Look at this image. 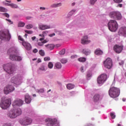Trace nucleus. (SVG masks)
<instances>
[{
	"mask_svg": "<svg viewBox=\"0 0 126 126\" xmlns=\"http://www.w3.org/2000/svg\"><path fill=\"white\" fill-rule=\"evenodd\" d=\"M10 6L12 8H18V6L16 4L11 3Z\"/></svg>",
	"mask_w": 126,
	"mask_h": 126,
	"instance_id": "nucleus-35",
	"label": "nucleus"
},
{
	"mask_svg": "<svg viewBox=\"0 0 126 126\" xmlns=\"http://www.w3.org/2000/svg\"><path fill=\"white\" fill-rule=\"evenodd\" d=\"M2 4L7 6H10V3H7L5 0L2 2Z\"/></svg>",
	"mask_w": 126,
	"mask_h": 126,
	"instance_id": "nucleus-44",
	"label": "nucleus"
},
{
	"mask_svg": "<svg viewBox=\"0 0 126 126\" xmlns=\"http://www.w3.org/2000/svg\"><path fill=\"white\" fill-rule=\"evenodd\" d=\"M99 99H100V94H96L94 96V102H97V101H99Z\"/></svg>",
	"mask_w": 126,
	"mask_h": 126,
	"instance_id": "nucleus-28",
	"label": "nucleus"
},
{
	"mask_svg": "<svg viewBox=\"0 0 126 126\" xmlns=\"http://www.w3.org/2000/svg\"><path fill=\"white\" fill-rule=\"evenodd\" d=\"M61 63H62L64 64V63H67V59H62L61 61H60Z\"/></svg>",
	"mask_w": 126,
	"mask_h": 126,
	"instance_id": "nucleus-39",
	"label": "nucleus"
},
{
	"mask_svg": "<svg viewBox=\"0 0 126 126\" xmlns=\"http://www.w3.org/2000/svg\"><path fill=\"white\" fill-rule=\"evenodd\" d=\"M15 90L14 87L11 85H8L4 88V93L6 95L7 94H9V93H11V92H13Z\"/></svg>",
	"mask_w": 126,
	"mask_h": 126,
	"instance_id": "nucleus-11",
	"label": "nucleus"
},
{
	"mask_svg": "<svg viewBox=\"0 0 126 126\" xmlns=\"http://www.w3.org/2000/svg\"><path fill=\"white\" fill-rule=\"evenodd\" d=\"M43 44H46V43H48L49 42V39L48 38H46V39L44 40V41H42Z\"/></svg>",
	"mask_w": 126,
	"mask_h": 126,
	"instance_id": "nucleus-55",
	"label": "nucleus"
},
{
	"mask_svg": "<svg viewBox=\"0 0 126 126\" xmlns=\"http://www.w3.org/2000/svg\"><path fill=\"white\" fill-rule=\"evenodd\" d=\"M38 46H39L40 47H42V46H44V42L43 41L41 42H38L37 43Z\"/></svg>",
	"mask_w": 126,
	"mask_h": 126,
	"instance_id": "nucleus-45",
	"label": "nucleus"
},
{
	"mask_svg": "<svg viewBox=\"0 0 126 126\" xmlns=\"http://www.w3.org/2000/svg\"><path fill=\"white\" fill-rule=\"evenodd\" d=\"M107 25L108 29L110 31H111V32H116V31L118 30V28H119L118 23L115 20H111L109 21Z\"/></svg>",
	"mask_w": 126,
	"mask_h": 126,
	"instance_id": "nucleus-4",
	"label": "nucleus"
},
{
	"mask_svg": "<svg viewBox=\"0 0 126 126\" xmlns=\"http://www.w3.org/2000/svg\"><path fill=\"white\" fill-rule=\"evenodd\" d=\"M94 54L96 56H101L103 55V51H102L100 48H97L94 51Z\"/></svg>",
	"mask_w": 126,
	"mask_h": 126,
	"instance_id": "nucleus-24",
	"label": "nucleus"
},
{
	"mask_svg": "<svg viewBox=\"0 0 126 126\" xmlns=\"http://www.w3.org/2000/svg\"><path fill=\"white\" fill-rule=\"evenodd\" d=\"M18 39L20 40V41H22V42H23H23H25L24 41V39L23 38H22V37H21V36H20V35H19L18 36Z\"/></svg>",
	"mask_w": 126,
	"mask_h": 126,
	"instance_id": "nucleus-49",
	"label": "nucleus"
},
{
	"mask_svg": "<svg viewBox=\"0 0 126 126\" xmlns=\"http://www.w3.org/2000/svg\"><path fill=\"white\" fill-rule=\"evenodd\" d=\"M76 58H77V55H72L71 56V59H75Z\"/></svg>",
	"mask_w": 126,
	"mask_h": 126,
	"instance_id": "nucleus-61",
	"label": "nucleus"
},
{
	"mask_svg": "<svg viewBox=\"0 0 126 126\" xmlns=\"http://www.w3.org/2000/svg\"><path fill=\"white\" fill-rule=\"evenodd\" d=\"M109 17L116 20H121L122 19V14L118 11H112L109 13Z\"/></svg>",
	"mask_w": 126,
	"mask_h": 126,
	"instance_id": "nucleus-9",
	"label": "nucleus"
},
{
	"mask_svg": "<svg viewBox=\"0 0 126 126\" xmlns=\"http://www.w3.org/2000/svg\"><path fill=\"white\" fill-rule=\"evenodd\" d=\"M23 79V76L21 75L18 74L13 77L11 79V82L14 84L19 85L21 83V80Z\"/></svg>",
	"mask_w": 126,
	"mask_h": 126,
	"instance_id": "nucleus-7",
	"label": "nucleus"
},
{
	"mask_svg": "<svg viewBox=\"0 0 126 126\" xmlns=\"http://www.w3.org/2000/svg\"><path fill=\"white\" fill-rule=\"evenodd\" d=\"M64 54H65V49H63L60 52H59V54L61 56H63V55H64Z\"/></svg>",
	"mask_w": 126,
	"mask_h": 126,
	"instance_id": "nucleus-37",
	"label": "nucleus"
},
{
	"mask_svg": "<svg viewBox=\"0 0 126 126\" xmlns=\"http://www.w3.org/2000/svg\"><path fill=\"white\" fill-rule=\"evenodd\" d=\"M0 39L1 41L8 42L11 39V35L8 30L0 31Z\"/></svg>",
	"mask_w": 126,
	"mask_h": 126,
	"instance_id": "nucleus-1",
	"label": "nucleus"
},
{
	"mask_svg": "<svg viewBox=\"0 0 126 126\" xmlns=\"http://www.w3.org/2000/svg\"><path fill=\"white\" fill-rule=\"evenodd\" d=\"M45 122L46 126H60V125L58 123V121L56 119L47 118L45 119Z\"/></svg>",
	"mask_w": 126,
	"mask_h": 126,
	"instance_id": "nucleus-8",
	"label": "nucleus"
},
{
	"mask_svg": "<svg viewBox=\"0 0 126 126\" xmlns=\"http://www.w3.org/2000/svg\"><path fill=\"white\" fill-rule=\"evenodd\" d=\"M33 53H34V54H36V53H38V49H34L33 50Z\"/></svg>",
	"mask_w": 126,
	"mask_h": 126,
	"instance_id": "nucleus-62",
	"label": "nucleus"
},
{
	"mask_svg": "<svg viewBox=\"0 0 126 126\" xmlns=\"http://www.w3.org/2000/svg\"><path fill=\"white\" fill-rule=\"evenodd\" d=\"M37 92H38V93H39V94L44 93V89H41L40 90H37Z\"/></svg>",
	"mask_w": 126,
	"mask_h": 126,
	"instance_id": "nucleus-47",
	"label": "nucleus"
},
{
	"mask_svg": "<svg viewBox=\"0 0 126 126\" xmlns=\"http://www.w3.org/2000/svg\"><path fill=\"white\" fill-rule=\"evenodd\" d=\"M24 101L20 98H17L14 100L12 103V106L13 108L16 107H21L23 105Z\"/></svg>",
	"mask_w": 126,
	"mask_h": 126,
	"instance_id": "nucleus-13",
	"label": "nucleus"
},
{
	"mask_svg": "<svg viewBox=\"0 0 126 126\" xmlns=\"http://www.w3.org/2000/svg\"><path fill=\"white\" fill-rule=\"evenodd\" d=\"M91 76H92V72H91V71H88L87 74V77L88 79H90V78L91 77Z\"/></svg>",
	"mask_w": 126,
	"mask_h": 126,
	"instance_id": "nucleus-33",
	"label": "nucleus"
},
{
	"mask_svg": "<svg viewBox=\"0 0 126 126\" xmlns=\"http://www.w3.org/2000/svg\"><path fill=\"white\" fill-rule=\"evenodd\" d=\"M22 114V110L21 109L18 108L17 109H15L10 110L7 113V116L10 119H15L17 117L20 116Z\"/></svg>",
	"mask_w": 126,
	"mask_h": 126,
	"instance_id": "nucleus-2",
	"label": "nucleus"
},
{
	"mask_svg": "<svg viewBox=\"0 0 126 126\" xmlns=\"http://www.w3.org/2000/svg\"><path fill=\"white\" fill-rule=\"evenodd\" d=\"M75 11H76V10L75 9H73L71 11H70L67 15L66 18H67V19H70V17H71L72 15H73V14H74V13L75 12Z\"/></svg>",
	"mask_w": 126,
	"mask_h": 126,
	"instance_id": "nucleus-25",
	"label": "nucleus"
},
{
	"mask_svg": "<svg viewBox=\"0 0 126 126\" xmlns=\"http://www.w3.org/2000/svg\"><path fill=\"white\" fill-rule=\"evenodd\" d=\"M0 11L1 12H7V9H6L5 7H3L2 6H0Z\"/></svg>",
	"mask_w": 126,
	"mask_h": 126,
	"instance_id": "nucleus-32",
	"label": "nucleus"
},
{
	"mask_svg": "<svg viewBox=\"0 0 126 126\" xmlns=\"http://www.w3.org/2000/svg\"><path fill=\"white\" fill-rule=\"evenodd\" d=\"M26 28L27 29H31V28H33V25L32 24L28 25L26 26Z\"/></svg>",
	"mask_w": 126,
	"mask_h": 126,
	"instance_id": "nucleus-43",
	"label": "nucleus"
},
{
	"mask_svg": "<svg viewBox=\"0 0 126 126\" xmlns=\"http://www.w3.org/2000/svg\"><path fill=\"white\" fill-rule=\"evenodd\" d=\"M110 116L112 118V119H115V118H116V115H115V114L112 113L110 114Z\"/></svg>",
	"mask_w": 126,
	"mask_h": 126,
	"instance_id": "nucleus-51",
	"label": "nucleus"
},
{
	"mask_svg": "<svg viewBox=\"0 0 126 126\" xmlns=\"http://www.w3.org/2000/svg\"><path fill=\"white\" fill-rule=\"evenodd\" d=\"M25 25V24L23 22H19L18 24V27H24V26Z\"/></svg>",
	"mask_w": 126,
	"mask_h": 126,
	"instance_id": "nucleus-41",
	"label": "nucleus"
},
{
	"mask_svg": "<svg viewBox=\"0 0 126 126\" xmlns=\"http://www.w3.org/2000/svg\"><path fill=\"white\" fill-rule=\"evenodd\" d=\"M84 67L83 66H82L80 68V71H81V72H84Z\"/></svg>",
	"mask_w": 126,
	"mask_h": 126,
	"instance_id": "nucleus-57",
	"label": "nucleus"
},
{
	"mask_svg": "<svg viewBox=\"0 0 126 126\" xmlns=\"http://www.w3.org/2000/svg\"><path fill=\"white\" fill-rule=\"evenodd\" d=\"M106 80H107V75L106 74H102L97 78V83L102 85Z\"/></svg>",
	"mask_w": 126,
	"mask_h": 126,
	"instance_id": "nucleus-14",
	"label": "nucleus"
},
{
	"mask_svg": "<svg viewBox=\"0 0 126 126\" xmlns=\"http://www.w3.org/2000/svg\"><path fill=\"white\" fill-rule=\"evenodd\" d=\"M44 60L45 62H46L47 61H50V60H51V59L49 57H46L44 58Z\"/></svg>",
	"mask_w": 126,
	"mask_h": 126,
	"instance_id": "nucleus-52",
	"label": "nucleus"
},
{
	"mask_svg": "<svg viewBox=\"0 0 126 126\" xmlns=\"http://www.w3.org/2000/svg\"><path fill=\"white\" fill-rule=\"evenodd\" d=\"M82 52L83 54H84V55H85L86 56H88L89 55H90L91 54V50L89 49H83Z\"/></svg>",
	"mask_w": 126,
	"mask_h": 126,
	"instance_id": "nucleus-26",
	"label": "nucleus"
},
{
	"mask_svg": "<svg viewBox=\"0 0 126 126\" xmlns=\"http://www.w3.org/2000/svg\"><path fill=\"white\" fill-rule=\"evenodd\" d=\"M54 32H55V33H57V34L58 35H63V32H62V31H58L57 30H54Z\"/></svg>",
	"mask_w": 126,
	"mask_h": 126,
	"instance_id": "nucleus-38",
	"label": "nucleus"
},
{
	"mask_svg": "<svg viewBox=\"0 0 126 126\" xmlns=\"http://www.w3.org/2000/svg\"><path fill=\"white\" fill-rule=\"evenodd\" d=\"M9 59L11 61H17L18 62L22 61V58L21 57L16 56L15 54H10Z\"/></svg>",
	"mask_w": 126,
	"mask_h": 126,
	"instance_id": "nucleus-15",
	"label": "nucleus"
},
{
	"mask_svg": "<svg viewBox=\"0 0 126 126\" xmlns=\"http://www.w3.org/2000/svg\"><path fill=\"white\" fill-rule=\"evenodd\" d=\"M11 105V100L10 98H5V97L3 96L1 98L0 103V107L4 110H6L8 107Z\"/></svg>",
	"mask_w": 126,
	"mask_h": 126,
	"instance_id": "nucleus-3",
	"label": "nucleus"
},
{
	"mask_svg": "<svg viewBox=\"0 0 126 126\" xmlns=\"http://www.w3.org/2000/svg\"><path fill=\"white\" fill-rule=\"evenodd\" d=\"M25 32L27 33V34H33V31H32L25 30Z\"/></svg>",
	"mask_w": 126,
	"mask_h": 126,
	"instance_id": "nucleus-46",
	"label": "nucleus"
},
{
	"mask_svg": "<svg viewBox=\"0 0 126 126\" xmlns=\"http://www.w3.org/2000/svg\"><path fill=\"white\" fill-rule=\"evenodd\" d=\"M17 53V50L14 47H12L8 50V54L9 55H14Z\"/></svg>",
	"mask_w": 126,
	"mask_h": 126,
	"instance_id": "nucleus-21",
	"label": "nucleus"
},
{
	"mask_svg": "<svg viewBox=\"0 0 126 126\" xmlns=\"http://www.w3.org/2000/svg\"><path fill=\"white\" fill-rule=\"evenodd\" d=\"M3 15H4V16H5V17H7V18L9 17V14H8V13H3Z\"/></svg>",
	"mask_w": 126,
	"mask_h": 126,
	"instance_id": "nucleus-53",
	"label": "nucleus"
},
{
	"mask_svg": "<svg viewBox=\"0 0 126 126\" xmlns=\"http://www.w3.org/2000/svg\"><path fill=\"white\" fill-rule=\"evenodd\" d=\"M119 33L124 37H126V27H122L120 28Z\"/></svg>",
	"mask_w": 126,
	"mask_h": 126,
	"instance_id": "nucleus-20",
	"label": "nucleus"
},
{
	"mask_svg": "<svg viewBox=\"0 0 126 126\" xmlns=\"http://www.w3.org/2000/svg\"><path fill=\"white\" fill-rule=\"evenodd\" d=\"M43 40H45V35H43V37L39 39V41H43Z\"/></svg>",
	"mask_w": 126,
	"mask_h": 126,
	"instance_id": "nucleus-60",
	"label": "nucleus"
},
{
	"mask_svg": "<svg viewBox=\"0 0 126 126\" xmlns=\"http://www.w3.org/2000/svg\"><path fill=\"white\" fill-rule=\"evenodd\" d=\"M62 4L61 2H59L58 3H54L51 5L50 7L51 8H56V7H60V6H62Z\"/></svg>",
	"mask_w": 126,
	"mask_h": 126,
	"instance_id": "nucleus-27",
	"label": "nucleus"
},
{
	"mask_svg": "<svg viewBox=\"0 0 126 126\" xmlns=\"http://www.w3.org/2000/svg\"><path fill=\"white\" fill-rule=\"evenodd\" d=\"M6 20L8 22L9 24H13V22L12 21H11V20H9V19H6Z\"/></svg>",
	"mask_w": 126,
	"mask_h": 126,
	"instance_id": "nucleus-54",
	"label": "nucleus"
},
{
	"mask_svg": "<svg viewBox=\"0 0 126 126\" xmlns=\"http://www.w3.org/2000/svg\"><path fill=\"white\" fill-rule=\"evenodd\" d=\"M54 36H56V33H53L49 34V37H54Z\"/></svg>",
	"mask_w": 126,
	"mask_h": 126,
	"instance_id": "nucleus-58",
	"label": "nucleus"
},
{
	"mask_svg": "<svg viewBox=\"0 0 126 126\" xmlns=\"http://www.w3.org/2000/svg\"><path fill=\"white\" fill-rule=\"evenodd\" d=\"M55 67L57 68V69H61L62 68V63L60 62H57L55 64Z\"/></svg>",
	"mask_w": 126,
	"mask_h": 126,
	"instance_id": "nucleus-30",
	"label": "nucleus"
},
{
	"mask_svg": "<svg viewBox=\"0 0 126 126\" xmlns=\"http://www.w3.org/2000/svg\"><path fill=\"white\" fill-rule=\"evenodd\" d=\"M48 66L49 68H52L54 66V64H53V63L49 62L48 64Z\"/></svg>",
	"mask_w": 126,
	"mask_h": 126,
	"instance_id": "nucleus-42",
	"label": "nucleus"
},
{
	"mask_svg": "<svg viewBox=\"0 0 126 126\" xmlns=\"http://www.w3.org/2000/svg\"><path fill=\"white\" fill-rule=\"evenodd\" d=\"M78 61H79V62H80L81 63H84L86 61V58L84 57L80 58L78 59Z\"/></svg>",
	"mask_w": 126,
	"mask_h": 126,
	"instance_id": "nucleus-34",
	"label": "nucleus"
},
{
	"mask_svg": "<svg viewBox=\"0 0 126 126\" xmlns=\"http://www.w3.org/2000/svg\"><path fill=\"white\" fill-rule=\"evenodd\" d=\"M39 27L40 30H46V29H50L51 28L50 26L47 25H39Z\"/></svg>",
	"mask_w": 126,
	"mask_h": 126,
	"instance_id": "nucleus-22",
	"label": "nucleus"
},
{
	"mask_svg": "<svg viewBox=\"0 0 126 126\" xmlns=\"http://www.w3.org/2000/svg\"><path fill=\"white\" fill-rule=\"evenodd\" d=\"M81 44L85 45V44H89L90 40H88V36L87 35L84 36L83 38L81 39Z\"/></svg>",
	"mask_w": 126,
	"mask_h": 126,
	"instance_id": "nucleus-18",
	"label": "nucleus"
},
{
	"mask_svg": "<svg viewBox=\"0 0 126 126\" xmlns=\"http://www.w3.org/2000/svg\"><path fill=\"white\" fill-rule=\"evenodd\" d=\"M3 68L8 74H13L15 71V68L13 67V64L11 63L5 64L3 66Z\"/></svg>",
	"mask_w": 126,
	"mask_h": 126,
	"instance_id": "nucleus-6",
	"label": "nucleus"
},
{
	"mask_svg": "<svg viewBox=\"0 0 126 126\" xmlns=\"http://www.w3.org/2000/svg\"><path fill=\"white\" fill-rule=\"evenodd\" d=\"M42 33H43V35L45 36V35H46V34H48V32L47 31H43Z\"/></svg>",
	"mask_w": 126,
	"mask_h": 126,
	"instance_id": "nucleus-59",
	"label": "nucleus"
},
{
	"mask_svg": "<svg viewBox=\"0 0 126 126\" xmlns=\"http://www.w3.org/2000/svg\"><path fill=\"white\" fill-rule=\"evenodd\" d=\"M108 93L111 98H117L120 95V89L115 87L110 88Z\"/></svg>",
	"mask_w": 126,
	"mask_h": 126,
	"instance_id": "nucleus-5",
	"label": "nucleus"
},
{
	"mask_svg": "<svg viewBox=\"0 0 126 126\" xmlns=\"http://www.w3.org/2000/svg\"><path fill=\"white\" fill-rule=\"evenodd\" d=\"M39 9L41 10H45L46 9V8L45 7H40L39 8Z\"/></svg>",
	"mask_w": 126,
	"mask_h": 126,
	"instance_id": "nucleus-63",
	"label": "nucleus"
},
{
	"mask_svg": "<svg viewBox=\"0 0 126 126\" xmlns=\"http://www.w3.org/2000/svg\"><path fill=\"white\" fill-rule=\"evenodd\" d=\"M116 3H120L123 1V0H114Z\"/></svg>",
	"mask_w": 126,
	"mask_h": 126,
	"instance_id": "nucleus-50",
	"label": "nucleus"
},
{
	"mask_svg": "<svg viewBox=\"0 0 126 126\" xmlns=\"http://www.w3.org/2000/svg\"><path fill=\"white\" fill-rule=\"evenodd\" d=\"M96 1H97V0H90V3L91 5H94V4H95L96 3Z\"/></svg>",
	"mask_w": 126,
	"mask_h": 126,
	"instance_id": "nucleus-40",
	"label": "nucleus"
},
{
	"mask_svg": "<svg viewBox=\"0 0 126 126\" xmlns=\"http://www.w3.org/2000/svg\"><path fill=\"white\" fill-rule=\"evenodd\" d=\"M25 101L27 104H30L31 103V101H32V99L31 98V96L27 94L25 95Z\"/></svg>",
	"mask_w": 126,
	"mask_h": 126,
	"instance_id": "nucleus-19",
	"label": "nucleus"
},
{
	"mask_svg": "<svg viewBox=\"0 0 126 126\" xmlns=\"http://www.w3.org/2000/svg\"><path fill=\"white\" fill-rule=\"evenodd\" d=\"M103 64L106 68L110 69V68H112V66H113V61H112L111 58H108L103 62Z\"/></svg>",
	"mask_w": 126,
	"mask_h": 126,
	"instance_id": "nucleus-12",
	"label": "nucleus"
},
{
	"mask_svg": "<svg viewBox=\"0 0 126 126\" xmlns=\"http://www.w3.org/2000/svg\"><path fill=\"white\" fill-rule=\"evenodd\" d=\"M35 39H36V36H33L32 37V41H35Z\"/></svg>",
	"mask_w": 126,
	"mask_h": 126,
	"instance_id": "nucleus-64",
	"label": "nucleus"
},
{
	"mask_svg": "<svg viewBox=\"0 0 126 126\" xmlns=\"http://www.w3.org/2000/svg\"><path fill=\"white\" fill-rule=\"evenodd\" d=\"M45 48L49 50V51H52V50H54L55 49V44H48L45 45Z\"/></svg>",
	"mask_w": 126,
	"mask_h": 126,
	"instance_id": "nucleus-23",
	"label": "nucleus"
},
{
	"mask_svg": "<svg viewBox=\"0 0 126 126\" xmlns=\"http://www.w3.org/2000/svg\"><path fill=\"white\" fill-rule=\"evenodd\" d=\"M39 54L41 56V57H44L45 56V51L43 50H40L39 51Z\"/></svg>",
	"mask_w": 126,
	"mask_h": 126,
	"instance_id": "nucleus-36",
	"label": "nucleus"
},
{
	"mask_svg": "<svg viewBox=\"0 0 126 126\" xmlns=\"http://www.w3.org/2000/svg\"><path fill=\"white\" fill-rule=\"evenodd\" d=\"M46 65L45 64H42L41 66L39 68L38 71H40V70H42V71H46Z\"/></svg>",
	"mask_w": 126,
	"mask_h": 126,
	"instance_id": "nucleus-29",
	"label": "nucleus"
},
{
	"mask_svg": "<svg viewBox=\"0 0 126 126\" xmlns=\"http://www.w3.org/2000/svg\"><path fill=\"white\" fill-rule=\"evenodd\" d=\"M114 50L117 54H120L123 51V47L122 46H119L116 45L114 46Z\"/></svg>",
	"mask_w": 126,
	"mask_h": 126,
	"instance_id": "nucleus-16",
	"label": "nucleus"
},
{
	"mask_svg": "<svg viewBox=\"0 0 126 126\" xmlns=\"http://www.w3.org/2000/svg\"><path fill=\"white\" fill-rule=\"evenodd\" d=\"M2 126H11V125L10 123H5Z\"/></svg>",
	"mask_w": 126,
	"mask_h": 126,
	"instance_id": "nucleus-56",
	"label": "nucleus"
},
{
	"mask_svg": "<svg viewBox=\"0 0 126 126\" xmlns=\"http://www.w3.org/2000/svg\"><path fill=\"white\" fill-rule=\"evenodd\" d=\"M77 23V21H76V20H74L71 23V24H72V25H75V24H76Z\"/></svg>",
	"mask_w": 126,
	"mask_h": 126,
	"instance_id": "nucleus-48",
	"label": "nucleus"
},
{
	"mask_svg": "<svg viewBox=\"0 0 126 126\" xmlns=\"http://www.w3.org/2000/svg\"><path fill=\"white\" fill-rule=\"evenodd\" d=\"M22 45L28 51H30V50L32 49V46H31V44L26 41L23 42L22 43Z\"/></svg>",
	"mask_w": 126,
	"mask_h": 126,
	"instance_id": "nucleus-17",
	"label": "nucleus"
},
{
	"mask_svg": "<svg viewBox=\"0 0 126 126\" xmlns=\"http://www.w3.org/2000/svg\"><path fill=\"white\" fill-rule=\"evenodd\" d=\"M66 87L67 89H69V90H70L71 89H73V88L75 87V86H74V85L72 84H68L66 86Z\"/></svg>",
	"mask_w": 126,
	"mask_h": 126,
	"instance_id": "nucleus-31",
	"label": "nucleus"
},
{
	"mask_svg": "<svg viewBox=\"0 0 126 126\" xmlns=\"http://www.w3.org/2000/svg\"><path fill=\"white\" fill-rule=\"evenodd\" d=\"M32 119L29 117H26L20 121V124H21L22 126H29V125L32 124Z\"/></svg>",
	"mask_w": 126,
	"mask_h": 126,
	"instance_id": "nucleus-10",
	"label": "nucleus"
}]
</instances>
